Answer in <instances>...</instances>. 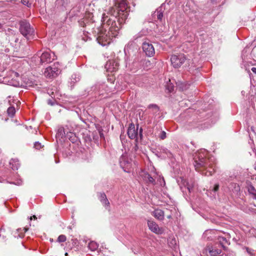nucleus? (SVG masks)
<instances>
[{"label":"nucleus","instance_id":"1","mask_svg":"<svg viewBox=\"0 0 256 256\" xmlns=\"http://www.w3.org/2000/svg\"><path fill=\"white\" fill-rule=\"evenodd\" d=\"M130 12L126 0H121L109 8L102 18V28H96L98 42L102 46L109 44L113 38L118 36L122 25L124 23Z\"/></svg>","mask_w":256,"mask_h":256},{"label":"nucleus","instance_id":"2","mask_svg":"<svg viewBox=\"0 0 256 256\" xmlns=\"http://www.w3.org/2000/svg\"><path fill=\"white\" fill-rule=\"evenodd\" d=\"M205 150L196 154L194 160L195 169L206 176H210L215 172L216 162L214 157L207 158Z\"/></svg>","mask_w":256,"mask_h":256},{"label":"nucleus","instance_id":"3","mask_svg":"<svg viewBox=\"0 0 256 256\" xmlns=\"http://www.w3.org/2000/svg\"><path fill=\"white\" fill-rule=\"evenodd\" d=\"M108 2L107 0H93L90 4L86 8V12L83 18L79 21L80 25L82 27H88V29L90 28L95 32H96L94 30L95 20H94V16L93 14V11L94 10V8H98V10L100 9L106 11L105 9L108 6Z\"/></svg>","mask_w":256,"mask_h":256},{"label":"nucleus","instance_id":"4","mask_svg":"<svg viewBox=\"0 0 256 256\" xmlns=\"http://www.w3.org/2000/svg\"><path fill=\"white\" fill-rule=\"evenodd\" d=\"M20 24V31L24 36L28 40L34 38V28L26 20L21 21Z\"/></svg>","mask_w":256,"mask_h":256},{"label":"nucleus","instance_id":"5","mask_svg":"<svg viewBox=\"0 0 256 256\" xmlns=\"http://www.w3.org/2000/svg\"><path fill=\"white\" fill-rule=\"evenodd\" d=\"M138 125L136 126V127L134 124L132 123L129 125L127 134L128 137L130 139H136V140L137 141L138 140V136L140 137V139L142 138V128H140L139 132H138Z\"/></svg>","mask_w":256,"mask_h":256},{"label":"nucleus","instance_id":"6","mask_svg":"<svg viewBox=\"0 0 256 256\" xmlns=\"http://www.w3.org/2000/svg\"><path fill=\"white\" fill-rule=\"evenodd\" d=\"M20 87L28 89L38 88L36 80L32 77H28L26 76H23L21 79Z\"/></svg>","mask_w":256,"mask_h":256},{"label":"nucleus","instance_id":"7","mask_svg":"<svg viewBox=\"0 0 256 256\" xmlns=\"http://www.w3.org/2000/svg\"><path fill=\"white\" fill-rule=\"evenodd\" d=\"M58 65V64H54L52 66L46 68L44 72V76L48 78H54L57 76L60 72Z\"/></svg>","mask_w":256,"mask_h":256},{"label":"nucleus","instance_id":"8","mask_svg":"<svg viewBox=\"0 0 256 256\" xmlns=\"http://www.w3.org/2000/svg\"><path fill=\"white\" fill-rule=\"evenodd\" d=\"M120 167L126 172H130L132 170V160L126 156H122L120 158Z\"/></svg>","mask_w":256,"mask_h":256},{"label":"nucleus","instance_id":"9","mask_svg":"<svg viewBox=\"0 0 256 256\" xmlns=\"http://www.w3.org/2000/svg\"><path fill=\"white\" fill-rule=\"evenodd\" d=\"M186 58L184 54L172 55L170 58L172 64L175 68H180L185 62Z\"/></svg>","mask_w":256,"mask_h":256},{"label":"nucleus","instance_id":"10","mask_svg":"<svg viewBox=\"0 0 256 256\" xmlns=\"http://www.w3.org/2000/svg\"><path fill=\"white\" fill-rule=\"evenodd\" d=\"M54 53H50V51H46L42 53L40 60L42 64L49 63L55 59Z\"/></svg>","mask_w":256,"mask_h":256},{"label":"nucleus","instance_id":"11","mask_svg":"<svg viewBox=\"0 0 256 256\" xmlns=\"http://www.w3.org/2000/svg\"><path fill=\"white\" fill-rule=\"evenodd\" d=\"M142 48L144 52L148 56H152L155 53L154 46L148 42H144L142 43Z\"/></svg>","mask_w":256,"mask_h":256},{"label":"nucleus","instance_id":"12","mask_svg":"<svg viewBox=\"0 0 256 256\" xmlns=\"http://www.w3.org/2000/svg\"><path fill=\"white\" fill-rule=\"evenodd\" d=\"M148 226L149 229L156 234H162L164 232L162 228H160L158 224L153 220H148Z\"/></svg>","mask_w":256,"mask_h":256},{"label":"nucleus","instance_id":"13","mask_svg":"<svg viewBox=\"0 0 256 256\" xmlns=\"http://www.w3.org/2000/svg\"><path fill=\"white\" fill-rule=\"evenodd\" d=\"M118 63L114 60H109L105 65V68L107 72H116L118 70Z\"/></svg>","mask_w":256,"mask_h":256},{"label":"nucleus","instance_id":"14","mask_svg":"<svg viewBox=\"0 0 256 256\" xmlns=\"http://www.w3.org/2000/svg\"><path fill=\"white\" fill-rule=\"evenodd\" d=\"M18 102H19L17 100H14L12 104L10 103V106L8 108L6 112H16V111H18L20 109Z\"/></svg>","mask_w":256,"mask_h":256},{"label":"nucleus","instance_id":"15","mask_svg":"<svg viewBox=\"0 0 256 256\" xmlns=\"http://www.w3.org/2000/svg\"><path fill=\"white\" fill-rule=\"evenodd\" d=\"M80 119L84 123L86 124L88 122H92V118L89 113H80L78 114Z\"/></svg>","mask_w":256,"mask_h":256},{"label":"nucleus","instance_id":"16","mask_svg":"<svg viewBox=\"0 0 256 256\" xmlns=\"http://www.w3.org/2000/svg\"><path fill=\"white\" fill-rule=\"evenodd\" d=\"M208 250L210 256H220V254L222 253V250L216 248L212 246L208 247Z\"/></svg>","mask_w":256,"mask_h":256},{"label":"nucleus","instance_id":"17","mask_svg":"<svg viewBox=\"0 0 256 256\" xmlns=\"http://www.w3.org/2000/svg\"><path fill=\"white\" fill-rule=\"evenodd\" d=\"M164 12V8L162 6H160L158 8H157L156 10L154 12V16H156L158 20H162V18L163 17Z\"/></svg>","mask_w":256,"mask_h":256},{"label":"nucleus","instance_id":"18","mask_svg":"<svg viewBox=\"0 0 256 256\" xmlns=\"http://www.w3.org/2000/svg\"><path fill=\"white\" fill-rule=\"evenodd\" d=\"M14 76H16L17 77V79L12 78L10 80H8L9 84L15 87L20 86V82L18 80L19 77L18 76V73L14 72Z\"/></svg>","mask_w":256,"mask_h":256},{"label":"nucleus","instance_id":"19","mask_svg":"<svg viewBox=\"0 0 256 256\" xmlns=\"http://www.w3.org/2000/svg\"><path fill=\"white\" fill-rule=\"evenodd\" d=\"M246 188L248 194L252 196L253 198L256 200V189L254 186L250 183L248 184Z\"/></svg>","mask_w":256,"mask_h":256},{"label":"nucleus","instance_id":"20","mask_svg":"<svg viewBox=\"0 0 256 256\" xmlns=\"http://www.w3.org/2000/svg\"><path fill=\"white\" fill-rule=\"evenodd\" d=\"M153 216L158 220H162L164 218V212L161 210L156 209L153 212Z\"/></svg>","mask_w":256,"mask_h":256},{"label":"nucleus","instance_id":"21","mask_svg":"<svg viewBox=\"0 0 256 256\" xmlns=\"http://www.w3.org/2000/svg\"><path fill=\"white\" fill-rule=\"evenodd\" d=\"M10 164L13 170H17L20 166V163L18 158H12L10 162Z\"/></svg>","mask_w":256,"mask_h":256},{"label":"nucleus","instance_id":"22","mask_svg":"<svg viewBox=\"0 0 256 256\" xmlns=\"http://www.w3.org/2000/svg\"><path fill=\"white\" fill-rule=\"evenodd\" d=\"M99 199L100 202L104 206H109L110 202L106 198V196L104 193H100L99 194Z\"/></svg>","mask_w":256,"mask_h":256},{"label":"nucleus","instance_id":"23","mask_svg":"<svg viewBox=\"0 0 256 256\" xmlns=\"http://www.w3.org/2000/svg\"><path fill=\"white\" fill-rule=\"evenodd\" d=\"M80 80V76L78 74H72L70 78V83L71 86H73L74 84Z\"/></svg>","mask_w":256,"mask_h":256},{"label":"nucleus","instance_id":"24","mask_svg":"<svg viewBox=\"0 0 256 256\" xmlns=\"http://www.w3.org/2000/svg\"><path fill=\"white\" fill-rule=\"evenodd\" d=\"M68 134V132L63 127H60L58 129V132L56 133V136L58 138H63L66 136V134Z\"/></svg>","mask_w":256,"mask_h":256},{"label":"nucleus","instance_id":"25","mask_svg":"<svg viewBox=\"0 0 256 256\" xmlns=\"http://www.w3.org/2000/svg\"><path fill=\"white\" fill-rule=\"evenodd\" d=\"M28 228H24L23 229L18 228L17 230L18 234H16V232L14 234V236L15 237H19L22 238L24 236V234L28 230Z\"/></svg>","mask_w":256,"mask_h":256},{"label":"nucleus","instance_id":"26","mask_svg":"<svg viewBox=\"0 0 256 256\" xmlns=\"http://www.w3.org/2000/svg\"><path fill=\"white\" fill-rule=\"evenodd\" d=\"M14 114L15 113H0V121H6L8 119V115L13 117Z\"/></svg>","mask_w":256,"mask_h":256},{"label":"nucleus","instance_id":"27","mask_svg":"<svg viewBox=\"0 0 256 256\" xmlns=\"http://www.w3.org/2000/svg\"><path fill=\"white\" fill-rule=\"evenodd\" d=\"M88 247L92 251H94L98 248V244L94 241L89 242Z\"/></svg>","mask_w":256,"mask_h":256},{"label":"nucleus","instance_id":"28","mask_svg":"<svg viewBox=\"0 0 256 256\" xmlns=\"http://www.w3.org/2000/svg\"><path fill=\"white\" fill-rule=\"evenodd\" d=\"M148 108L150 110H152V111H156V112H158V111L160 110V108L156 104H150L148 106Z\"/></svg>","mask_w":256,"mask_h":256},{"label":"nucleus","instance_id":"29","mask_svg":"<svg viewBox=\"0 0 256 256\" xmlns=\"http://www.w3.org/2000/svg\"><path fill=\"white\" fill-rule=\"evenodd\" d=\"M148 33V30H142L140 32H139L138 34H136L134 36L135 40L141 38L143 36H145Z\"/></svg>","mask_w":256,"mask_h":256},{"label":"nucleus","instance_id":"30","mask_svg":"<svg viewBox=\"0 0 256 256\" xmlns=\"http://www.w3.org/2000/svg\"><path fill=\"white\" fill-rule=\"evenodd\" d=\"M146 178L148 179L147 182L153 185L155 184V180L152 176H151L150 175L148 174Z\"/></svg>","mask_w":256,"mask_h":256},{"label":"nucleus","instance_id":"31","mask_svg":"<svg viewBox=\"0 0 256 256\" xmlns=\"http://www.w3.org/2000/svg\"><path fill=\"white\" fill-rule=\"evenodd\" d=\"M218 240H219V242H220V244H222V246L224 248V244L228 242V240L226 239V238H224V237H222V236H220L218 238Z\"/></svg>","mask_w":256,"mask_h":256},{"label":"nucleus","instance_id":"32","mask_svg":"<svg viewBox=\"0 0 256 256\" xmlns=\"http://www.w3.org/2000/svg\"><path fill=\"white\" fill-rule=\"evenodd\" d=\"M66 240V236L61 234L58 238L57 242H64Z\"/></svg>","mask_w":256,"mask_h":256},{"label":"nucleus","instance_id":"33","mask_svg":"<svg viewBox=\"0 0 256 256\" xmlns=\"http://www.w3.org/2000/svg\"><path fill=\"white\" fill-rule=\"evenodd\" d=\"M21 2L25 6H26L28 7H31L32 4L29 2L28 0H21Z\"/></svg>","mask_w":256,"mask_h":256},{"label":"nucleus","instance_id":"34","mask_svg":"<svg viewBox=\"0 0 256 256\" xmlns=\"http://www.w3.org/2000/svg\"><path fill=\"white\" fill-rule=\"evenodd\" d=\"M34 147L37 150H40L42 147V146L40 142H37L34 143Z\"/></svg>","mask_w":256,"mask_h":256},{"label":"nucleus","instance_id":"35","mask_svg":"<svg viewBox=\"0 0 256 256\" xmlns=\"http://www.w3.org/2000/svg\"><path fill=\"white\" fill-rule=\"evenodd\" d=\"M160 138L162 140H164L166 138V132L164 131H162L160 134Z\"/></svg>","mask_w":256,"mask_h":256},{"label":"nucleus","instance_id":"36","mask_svg":"<svg viewBox=\"0 0 256 256\" xmlns=\"http://www.w3.org/2000/svg\"><path fill=\"white\" fill-rule=\"evenodd\" d=\"M132 44H128L127 46H126L125 48H124V52L126 54L127 52H128V51H129V50L130 49V46Z\"/></svg>","mask_w":256,"mask_h":256},{"label":"nucleus","instance_id":"37","mask_svg":"<svg viewBox=\"0 0 256 256\" xmlns=\"http://www.w3.org/2000/svg\"><path fill=\"white\" fill-rule=\"evenodd\" d=\"M219 189V184H215L213 188L212 189V190L216 192H217Z\"/></svg>","mask_w":256,"mask_h":256},{"label":"nucleus","instance_id":"38","mask_svg":"<svg viewBox=\"0 0 256 256\" xmlns=\"http://www.w3.org/2000/svg\"><path fill=\"white\" fill-rule=\"evenodd\" d=\"M103 130L102 128L98 129V132L101 138H104V135L102 132Z\"/></svg>","mask_w":256,"mask_h":256},{"label":"nucleus","instance_id":"39","mask_svg":"<svg viewBox=\"0 0 256 256\" xmlns=\"http://www.w3.org/2000/svg\"><path fill=\"white\" fill-rule=\"evenodd\" d=\"M246 252L251 256H253L254 254L252 253L253 250L248 248H246Z\"/></svg>","mask_w":256,"mask_h":256},{"label":"nucleus","instance_id":"40","mask_svg":"<svg viewBox=\"0 0 256 256\" xmlns=\"http://www.w3.org/2000/svg\"><path fill=\"white\" fill-rule=\"evenodd\" d=\"M184 186H186L188 190H189V192L190 191V189L192 188V187L190 186H189V184H188V183L186 182H184Z\"/></svg>","mask_w":256,"mask_h":256},{"label":"nucleus","instance_id":"41","mask_svg":"<svg viewBox=\"0 0 256 256\" xmlns=\"http://www.w3.org/2000/svg\"><path fill=\"white\" fill-rule=\"evenodd\" d=\"M55 102L54 100H48V104L50 106H53Z\"/></svg>","mask_w":256,"mask_h":256},{"label":"nucleus","instance_id":"42","mask_svg":"<svg viewBox=\"0 0 256 256\" xmlns=\"http://www.w3.org/2000/svg\"><path fill=\"white\" fill-rule=\"evenodd\" d=\"M186 100H182L180 102V106H182L183 104H186Z\"/></svg>","mask_w":256,"mask_h":256},{"label":"nucleus","instance_id":"43","mask_svg":"<svg viewBox=\"0 0 256 256\" xmlns=\"http://www.w3.org/2000/svg\"><path fill=\"white\" fill-rule=\"evenodd\" d=\"M252 71L256 74V68L253 67L251 69Z\"/></svg>","mask_w":256,"mask_h":256},{"label":"nucleus","instance_id":"44","mask_svg":"<svg viewBox=\"0 0 256 256\" xmlns=\"http://www.w3.org/2000/svg\"><path fill=\"white\" fill-rule=\"evenodd\" d=\"M3 29H4L3 25L1 23H0V32H2Z\"/></svg>","mask_w":256,"mask_h":256},{"label":"nucleus","instance_id":"45","mask_svg":"<svg viewBox=\"0 0 256 256\" xmlns=\"http://www.w3.org/2000/svg\"><path fill=\"white\" fill-rule=\"evenodd\" d=\"M244 210L246 212H248L250 210L249 209L248 210L245 209V210Z\"/></svg>","mask_w":256,"mask_h":256},{"label":"nucleus","instance_id":"46","mask_svg":"<svg viewBox=\"0 0 256 256\" xmlns=\"http://www.w3.org/2000/svg\"><path fill=\"white\" fill-rule=\"evenodd\" d=\"M8 98H9V100H8V102H10V100H12V98H11L10 96H9V97H8Z\"/></svg>","mask_w":256,"mask_h":256},{"label":"nucleus","instance_id":"47","mask_svg":"<svg viewBox=\"0 0 256 256\" xmlns=\"http://www.w3.org/2000/svg\"><path fill=\"white\" fill-rule=\"evenodd\" d=\"M167 218H172V216H171V215H169V216H167Z\"/></svg>","mask_w":256,"mask_h":256},{"label":"nucleus","instance_id":"48","mask_svg":"<svg viewBox=\"0 0 256 256\" xmlns=\"http://www.w3.org/2000/svg\"><path fill=\"white\" fill-rule=\"evenodd\" d=\"M254 169L256 170V162L254 164Z\"/></svg>","mask_w":256,"mask_h":256},{"label":"nucleus","instance_id":"49","mask_svg":"<svg viewBox=\"0 0 256 256\" xmlns=\"http://www.w3.org/2000/svg\"><path fill=\"white\" fill-rule=\"evenodd\" d=\"M212 2H216V0H211Z\"/></svg>","mask_w":256,"mask_h":256},{"label":"nucleus","instance_id":"50","mask_svg":"<svg viewBox=\"0 0 256 256\" xmlns=\"http://www.w3.org/2000/svg\"><path fill=\"white\" fill-rule=\"evenodd\" d=\"M21 183H22V182H18V184H17L20 185V184H21Z\"/></svg>","mask_w":256,"mask_h":256},{"label":"nucleus","instance_id":"51","mask_svg":"<svg viewBox=\"0 0 256 256\" xmlns=\"http://www.w3.org/2000/svg\"><path fill=\"white\" fill-rule=\"evenodd\" d=\"M254 236L255 238H256V232H255L254 234Z\"/></svg>","mask_w":256,"mask_h":256},{"label":"nucleus","instance_id":"52","mask_svg":"<svg viewBox=\"0 0 256 256\" xmlns=\"http://www.w3.org/2000/svg\"><path fill=\"white\" fill-rule=\"evenodd\" d=\"M10 184H16L14 182H10Z\"/></svg>","mask_w":256,"mask_h":256}]
</instances>
